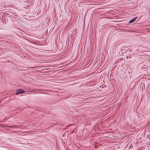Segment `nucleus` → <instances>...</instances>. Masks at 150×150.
Returning <instances> with one entry per match:
<instances>
[{"instance_id":"1","label":"nucleus","mask_w":150,"mask_h":150,"mask_svg":"<svg viewBox=\"0 0 150 150\" xmlns=\"http://www.w3.org/2000/svg\"><path fill=\"white\" fill-rule=\"evenodd\" d=\"M24 93H25V91L23 89H19L16 91L15 94L16 95H18Z\"/></svg>"},{"instance_id":"2","label":"nucleus","mask_w":150,"mask_h":150,"mask_svg":"<svg viewBox=\"0 0 150 150\" xmlns=\"http://www.w3.org/2000/svg\"><path fill=\"white\" fill-rule=\"evenodd\" d=\"M137 17H134L132 19L130 20L129 21V23H132L134 22L137 19Z\"/></svg>"}]
</instances>
